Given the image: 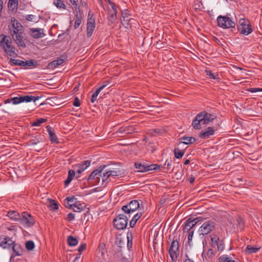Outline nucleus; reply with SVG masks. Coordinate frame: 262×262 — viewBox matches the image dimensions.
Returning a JSON list of instances; mask_svg holds the SVG:
<instances>
[{"instance_id":"obj_32","label":"nucleus","mask_w":262,"mask_h":262,"mask_svg":"<svg viewBox=\"0 0 262 262\" xmlns=\"http://www.w3.org/2000/svg\"><path fill=\"white\" fill-rule=\"evenodd\" d=\"M38 66L37 61L33 59H30L26 61H23L22 67H34L35 68Z\"/></svg>"},{"instance_id":"obj_7","label":"nucleus","mask_w":262,"mask_h":262,"mask_svg":"<svg viewBox=\"0 0 262 262\" xmlns=\"http://www.w3.org/2000/svg\"><path fill=\"white\" fill-rule=\"evenodd\" d=\"M19 223L25 228L33 226L35 222L34 217L29 213L23 212L20 216Z\"/></svg>"},{"instance_id":"obj_27","label":"nucleus","mask_w":262,"mask_h":262,"mask_svg":"<svg viewBox=\"0 0 262 262\" xmlns=\"http://www.w3.org/2000/svg\"><path fill=\"white\" fill-rule=\"evenodd\" d=\"M43 139L41 135H37L34 137V139H31L28 142L29 146H34L37 144L42 142Z\"/></svg>"},{"instance_id":"obj_29","label":"nucleus","mask_w":262,"mask_h":262,"mask_svg":"<svg viewBox=\"0 0 262 262\" xmlns=\"http://www.w3.org/2000/svg\"><path fill=\"white\" fill-rule=\"evenodd\" d=\"M76 174V172L74 170L70 169L68 171V178L66 180L64 181V186L66 187L68 186L70 183L71 182L72 180L73 179L74 177Z\"/></svg>"},{"instance_id":"obj_31","label":"nucleus","mask_w":262,"mask_h":262,"mask_svg":"<svg viewBox=\"0 0 262 262\" xmlns=\"http://www.w3.org/2000/svg\"><path fill=\"white\" fill-rule=\"evenodd\" d=\"M107 171L110 177H122V176L123 174V173L121 170L117 168H114L112 170H107Z\"/></svg>"},{"instance_id":"obj_40","label":"nucleus","mask_w":262,"mask_h":262,"mask_svg":"<svg viewBox=\"0 0 262 262\" xmlns=\"http://www.w3.org/2000/svg\"><path fill=\"white\" fill-rule=\"evenodd\" d=\"M260 249V247H254L251 245H248L246 248V251L249 254L257 252Z\"/></svg>"},{"instance_id":"obj_54","label":"nucleus","mask_w":262,"mask_h":262,"mask_svg":"<svg viewBox=\"0 0 262 262\" xmlns=\"http://www.w3.org/2000/svg\"><path fill=\"white\" fill-rule=\"evenodd\" d=\"M217 247V250L219 251H223L225 248V245L223 240H221L220 242L216 245Z\"/></svg>"},{"instance_id":"obj_10","label":"nucleus","mask_w":262,"mask_h":262,"mask_svg":"<svg viewBox=\"0 0 262 262\" xmlns=\"http://www.w3.org/2000/svg\"><path fill=\"white\" fill-rule=\"evenodd\" d=\"M199 114L200 115L203 125L208 124L216 118L215 114L208 113L206 111H203Z\"/></svg>"},{"instance_id":"obj_23","label":"nucleus","mask_w":262,"mask_h":262,"mask_svg":"<svg viewBox=\"0 0 262 262\" xmlns=\"http://www.w3.org/2000/svg\"><path fill=\"white\" fill-rule=\"evenodd\" d=\"M179 144L178 145V146L182 144H184L186 145H188L190 144H192L194 143L196 141V139L192 137H186L184 136L179 139Z\"/></svg>"},{"instance_id":"obj_56","label":"nucleus","mask_w":262,"mask_h":262,"mask_svg":"<svg viewBox=\"0 0 262 262\" xmlns=\"http://www.w3.org/2000/svg\"><path fill=\"white\" fill-rule=\"evenodd\" d=\"M194 232V231H193V230H192L190 232H188V243L189 245H191V243L192 242V239Z\"/></svg>"},{"instance_id":"obj_41","label":"nucleus","mask_w":262,"mask_h":262,"mask_svg":"<svg viewBox=\"0 0 262 262\" xmlns=\"http://www.w3.org/2000/svg\"><path fill=\"white\" fill-rule=\"evenodd\" d=\"M47 121V119L45 118H39L37 119L35 121L32 123V126H39L43 123L46 122Z\"/></svg>"},{"instance_id":"obj_34","label":"nucleus","mask_w":262,"mask_h":262,"mask_svg":"<svg viewBox=\"0 0 262 262\" xmlns=\"http://www.w3.org/2000/svg\"><path fill=\"white\" fill-rule=\"evenodd\" d=\"M185 149H180L179 147H176L173 150V153L177 159L181 158L185 154Z\"/></svg>"},{"instance_id":"obj_48","label":"nucleus","mask_w":262,"mask_h":262,"mask_svg":"<svg viewBox=\"0 0 262 262\" xmlns=\"http://www.w3.org/2000/svg\"><path fill=\"white\" fill-rule=\"evenodd\" d=\"M71 209L75 212H79L83 210V206L81 204H77V203Z\"/></svg>"},{"instance_id":"obj_6","label":"nucleus","mask_w":262,"mask_h":262,"mask_svg":"<svg viewBox=\"0 0 262 262\" xmlns=\"http://www.w3.org/2000/svg\"><path fill=\"white\" fill-rule=\"evenodd\" d=\"M140 207V203L138 200H132L126 205H123L121 210L125 214L130 215L131 213L136 211Z\"/></svg>"},{"instance_id":"obj_64","label":"nucleus","mask_w":262,"mask_h":262,"mask_svg":"<svg viewBox=\"0 0 262 262\" xmlns=\"http://www.w3.org/2000/svg\"><path fill=\"white\" fill-rule=\"evenodd\" d=\"M207 255L209 257H212L214 255L213 250L212 249H209L207 252Z\"/></svg>"},{"instance_id":"obj_21","label":"nucleus","mask_w":262,"mask_h":262,"mask_svg":"<svg viewBox=\"0 0 262 262\" xmlns=\"http://www.w3.org/2000/svg\"><path fill=\"white\" fill-rule=\"evenodd\" d=\"M11 21L12 27L14 28L13 33H12V34L22 33L23 32V29L21 24L15 18H14L13 20H12Z\"/></svg>"},{"instance_id":"obj_3","label":"nucleus","mask_w":262,"mask_h":262,"mask_svg":"<svg viewBox=\"0 0 262 262\" xmlns=\"http://www.w3.org/2000/svg\"><path fill=\"white\" fill-rule=\"evenodd\" d=\"M217 226L216 223L213 220L205 221L199 228L198 232L200 235H206L214 231Z\"/></svg>"},{"instance_id":"obj_4","label":"nucleus","mask_w":262,"mask_h":262,"mask_svg":"<svg viewBox=\"0 0 262 262\" xmlns=\"http://www.w3.org/2000/svg\"><path fill=\"white\" fill-rule=\"evenodd\" d=\"M237 30L241 34L245 36L251 34L253 32V29L249 20L246 18L239 19Z\"/></svg>"},{"instance_id":"obj_61","label":"nucleus","mask_w":262,"mask_h":262,"mask_svg":"<svg viewBox=\"0 0 262 262\" xmlns=\"http://www.w3.org/2000/svg\"><path fill=\"white\" fill-rule=\"evenodd\" d=\"M82 19H75L74 28L75 29H77L81 23Z\"/></svg>"},{"instance_id":"obj_22","label":"nucleus","mask_w":262,"mask_h":262,"mask_svg":"<svg viewBox=\"0 0 262 262\" xmlns=\"http://www.w3.org/2000/svg\"><path fill=\"white\" fill-rule=\"evenodd\" d=\"M47 132L49 135V139L52 143H58V138L54 133V130L51 126L48 125L46 127Z\"/></svg>"},{"instance_id":"obj_12","label":"nucleus","mask_w":262,"mask_h":262,"mask_svg":"<svg viewBox=\"0 0 262 262\" xmlns=\"http://www.w3.org/2000/svg\"><path fill=\"white\" fill-rule=\"evenodd\" d=\"M179 248V242L177 239L173 240L170 246L168 251L170 258L172 260H174V258H177L178 256Z\"/></svg>"},{"instance_id":"obj_18","label":"nucleus","mask_w":262,"mask_h":262,"mask_svg":"<svg viewBox=\"0 0 262 262\" xmlns=\"http://www.w3.org/2000/svg\"><path fill=\"white\" fill-rule=\"evenodd\" d=\"M67 57L64 55L60 56V57L58 59L54 60L50 62L48 66L49 68L55 69L58 66L61 65L66 60Z\"/></svg>"},{"instance_id":"obj_53","label":"nucleus","mask_w":262,"mask_h":262,"mask_svg":"<svg viewBox=\"0 0 262 262\" xmlns=\"http://www.w3.org/2000/svg\"><path fill=\"white\" fill-rule=\"evenodd\" d=\"M130 238L129 236L128 233L127 234V247L128 250H130V249L132 247V233H130Z\"/></svg>"},{"instance_id":"obj_62","label":"nucleus","mask_w":262,"mask_h":262,"mask_svg":"<svg viewBox=\"0 0 262 262\" xmlns=\"http://www.w3.org/2000/svg\"><path fill=\"white\" fill-rule=\"evenodd\" d=\"M80 100L77 97H76L74 98V100L73 102V105L76 107H78L80 106Z\"/></svg>"},{"instance_id":"obj_37","label":"nucleus","mask_w":262,"mask_h":262,"mask_svg":"<svg viewBox=\"0 0 262 262\" xmlns=\"http://www.w3.org/2000/svg\"><path fill=\"white\" fill-rule=\"evenodd\" d=\"M117 13L116 12H114L110 10L108 12V16L107 17L108 21L111 24H113L115 23V20L117 18Z\"/></svg>"},{"instance_id":"obj_15","label":"nucleus","mask_w":262,"mask_h":262,"mask_svg":"<svg viewBox=\"0 0 262 262\" xmlns=\"http://www.w3.org/2000/svg\"><path fill=\"white\" fill-rule=\"evenodd\" d=\"M215 131L213 127H208L203 129L199 134V137L201 139H207L214 135Z\"/></svg>"},{"instance_id":"obj_16","label":"nucleus","mask_w":262,"mask_h":262,"mask_svg":"<svg viewBox=\"0 0 262 262\" xmlns=\"http://www.w3.org/2000/svg\"><path fill=\"white\" fill-rule=\"evenodd\" d=\"M13 241L9 237L5 235L0 236V247L4 249H11Z\"/></svg>"},{"instance_id":"obj_11","label":"nucleus","mask_w":262,"mask_h":262,"mask_svg":"<svg viewBox=\"0 0 262 262\" xmlns=\"http://www.w3.org/2000/svg\"><path fill=\"white\" fill-rule=\"evenodd\" d=\"M107 166L105 165H102L100 166L96 170H94L89 176L88 178V181L94 180L95 179H98V181L99 182L100 180V177H101V173L104 171V169L106 168Z\"/></svg>"},{"instance_id":"obj_45","label":"nucleus","mask_w":262,"mask_h":262,"mask_svg":"<svg viewBox=\"0 0 262 262\" xmlns=\"http://www.w3.org/2000/svg\"><path fill=\"white\" fill-rule=\"evenodd\" d=\"M101 92L100 90L98 88L96 90L95 92H94L91 96V101L92 103H94L97 99V98Z\"/></svg>"},{"instance_id":"obj_55","label":"nucleus","mask_w":262,"mask_h":262,"mask_svg":"<svg viewBox=\"0 0 262 262\" xmlns=\"http://www.w3.org/2000/svg\"><path fill=\"white\" fill-rule=\"evenodd\" d=\"M171 164H172V161L171 160H166V161H165V162L164 164V166H166V167H165V168L167 170H170L171 169Z\"/></svg>"},{"instance_id":"obj_19","label":"nucleus","mask_w":262,"mask_h":262,"mask_svg":"<svg viewBox=\"0 0 262 262\" xmlns=\"http://www.w3.org/2000/svg\"><path fill=\"white\" fill-rule=\"evenodd\" d=\"M30 35L34 38H41L45 36L43 30L39 28H31L29 30Z\"/></svg>"},{"instance_id":"obj_43","label":"nucleus","mask_w":262,"mask_h":262,"mask_svg":"<svg viewBox=\"0 0 262 262\" xmlns=\"http://www.w3.org/2000/svg\"><path fill=\"white\" fill-rule=\"evenodd\" d=\"M237 226L240 230H243L245 227L244 223L241 217H238L237 219Z\"/></svg>"},{"instance_id":"obj_30","label":"nucleus","mask_w":262,"mask_h":262,"mask_svg":"<svg viewBox=\"0 0 262 262\" xmlns=\"http://www.w3.org/2000/svg\"><path fill=\"white\" fill-rule=\"evenodd\" d=\"M41 96H35L32 95H25L22 96V100L23 102H30L31 101H33L35 102L36 100H38L39 98H40Z\"/></svg>"},{"instance_id":"obj_58","label":"nucleus","mask_w":262,"mask_h":262,"mask_svg":"<svg viewBox=\"0 0 262 262\" xmlns=\"http://www.w3.org/2000/svg\"><path fill=\"white\" fill-rule=\"evenodd\" d=\"M229 257L226 255H223L219 257L220 262H227L229 259Z\"/></svg>"},{"instance_id":"obj_17","label":"nucleus","mask_w":262,"mask_h":262,"mask_svg":"<svg viewBox=\"0 0 262 262\" xmlns=\"http://www.w3.org/2000/svg\"><path fill=\"white\" fill-rule=\"evenodd\" d=\"M13 251V254L11 256V258H14L16 256H20L23 254L24 250L21 245L19 244H16L13 241V244L11 248Z\"/></svg>"},{"instance_id":"obj_14","label":"nucleus","mask_w":262,"mask_h":262,"mask_svg":"<svg viewBox=\"0 0 262 262\" xmlns=\"http://www.w3.org/2000/svg\"><path fill=\"white\" fill-rule=\"evenodd\" d=\"M91 161L86 160L82 161L81 163L76 164L75 165V167H77L78 169L76 170L77 178H79V174L85 170L88 167H89L91 165Z\"/></svg>"},{"instance_id":"obj_57","label":"nucleus","mask_w":262,"mask_h":262,"mask_svg":"<svg viewBox=\"0 0 262 262\" xmlns=\"http://www.w3.org/2000/svg\"><path fill=\"white\" fill-rule=\"evenodd\" d=\"M25 18L28 21H35L36 16L32 14H28L25 16Z\"/></svg>"},{"instance_id":"obj_63","label":"nucleus","mask_w":262,"mask_h":262,"mask_svg":"<svg viewBox=\"0 0 262 262\" xmlns=\"http://www.w3.org/2000/svg\"><path fill=\"white\" fill-rule=\"evenodd\" d=\"M110 83L108 81H105L103 82L102 84L98 88L101 91L104 88H105Z\"/></svg>"},{"instance_id":"obj_25","label":"nucleus","mask_w":262,"mask_h":262,"mask_svg":"<svg viewBox=\"0 0 262 262\" xmlns=\"http://www.w3.org/2000/svg\"><path fill=\"white\" fill-rule=\"evenodd\" d=\"M201 123H202V121L200 117V115L198 114L193 119L191 125L195 129H200L202 127Z\"/></svg>"},{"instance_id":"obj_1","label":"nucleus","mask_w":262,"mask_h":262,"mask_svg":"<svg viewBox=\"0 0 262 262\" xmlns=\"http://www.w3.org/2000/svg\"><path fill=\"white\" fill-rule=\"evenodd\" d=\"M0 47L4 51L5 53L9 56L13 55L17 56L15 48L12 45V41L10 36L1 34L0 35Z\"/></svg>"},{"instance_id":"obj_36","label":"nucleus","mask_w":262,"mask_h":262,"mask_svg":"<svg viewBox=\"0 0 262 262\" xmlns=\"http://www.w3.org/2000/svg\"><path fill=\"white\" fill-rule=\"evenodd\" d=\"M53 5L59 10L66 9V6L62 0H53Z\"/></svg>"},{"instance_id":"obj_20","label":"nucleus","mask_w":262,"mask_h":262,"mask_svg":"<svg viewBox=\"0 0 262 262\" xmlns=\"http://www.w3.org/2000/svg\"><path fill=\"white\" fill-rule=\"evenodd\" d=\"M22 33H18L16 34H11L13 39L18 47L25 48L26 45L23 39Z\"/></svg>"},{"instance_id":"obj_60","label":"nucleus","mask_w":262,"mask_h":262,"mask_svg":"<svg viewBox=\"0 0 262 262\" xmlns=\"http://www.w3.org/2000/svg\"><path fill=\"white\" fill-rule=\"evenodd\" d=\"M74 218H75L74 214H73L72 213H69V214H68L66 219L68 221L71 222V221H72L74 219Z\"/></svg>"},{"instance_id":"obj_13","label":"nucleus","mask_w":262,"mask_h":262,"mask_svg":"<svg viewBox=\"0 0 262 262\" xmlns=\"http://www.w3.org/2000/svg\"><path fill=\"white\" fill-rule=\"evenodd\" d=\"M130 14L129 11L125 9L121 11V23L125 28H128L129 25V21L133 20L130 18Z\"/></svg>"},{"instance_id":"obj_33","label":"nucleus","mask_w":262,"mask_h":262,"mask_svg":"<svg viewBox=\"0 0 262 262\" xmlns=\"http://www.w3.org/2000/svg\"><path fill=\"white\" fill-rule=\"evenodd\" d=\"M18 0H9L8 3V7L10 10H16L18 8Z\"/></svg>"},{"instance_id":"obj_49","label":"nucleus","mask_w":262,"mask_h":262,"mask_svg":"<svg viewBox=\"0 0 262 262\" xmlns=\"http://www.w3.org/2000/svg\"><path fill=\"white\" fill-rule=\"evenodd\" d=\"M102 177V185H104V183L107 181L108 178L110 177V174L107 171V170H105V172H103V175L101 174Z\"/></svg>"},{"instance_id":"obj_28","label":"nucleus","mask_w":262,"mask_h":262,"mask_svg":"<svg viewBox=\"0 0 262 262\" xmlns=\"http://www.w3.org/2000/svg\"><path fill=\"white\" fill-rule=\"evenodd\" d=\"M7 215L11 219L15 221H19L20 215L16 211L10 210L8 212Z\"/></svg>"},{"instance_id":"obj_38","label":"nucleus","mask_w":262,"mask_h":262,"mask_svg":"<svg viewBox=\"0 0 262 262\" xmlns=\"http://www.w3.org/2000/svg\"><path fill=\"white\" fill-rule=\"evenodd\" d=\"M210 236L211 241V246L212 247H215L221 240H220L219 236L215 234H212Z\"/></svg>"},{"instance_id":"obj_52","label":"nucleus","mask_w":262,"mask_h":262,"mask_svg":"<svg viewBox=\"0 0 262 262\" xmlns=\"http://www.w3.org/2000/svg\"><path fill=\"white\" fill-rule=\"evenodd\" d=\"M161 166L160 165L158 164H150L148 165V169L149 171L152 170H157L160 169Z\"/></svg>"},{"instance_id":"obj_47","label":"nucleus","mask_w":262,"mask_h":262,"mask_svg":"<svg viewBox=\"0 0 262 262\" xmlns=\"http://www.w3.org/2000/svg\"><path fill=\"white\" fill-rule=\"evenodd\" d=\"M49 207L50 208L51 210H56L58 208V205L54 200H51Z\"/></svg>"},{"instance_id":"obj_24","label":"nucleus","mask_w":262,"mask_h":262,"mask_svg":"<svg viewBox=\"0 0 262 262\" xmlns=\"http://www.w3.org/2000/svg\"><path fill=\"white\" fill-rule=\"evenodd\" d=\"M148 165L145 163H141L140 162H135L134 166L136 169H138L137 172H145L149 171Z\"/></svg>"},{"instance_id":"obj_2","label":"nucleus","mask_w":262,"mask_h":262,"mask_svg":"<svg viewBox=\"0 0 262 262\" xmlns=\"http://www.w3.org/2000/svg\"><path fill=\"white\" fill-rule=\"evenodd\" d=\"M217 26L225 29L235 28V23L233 18L228 14L226 15H219L216 18Z\"/></svg>"},{"instance_id":"obj_46","label":"nucleus","mask_w":262,"mask_h":262,"mask_svg":"<svg viewBox=\"0 0 262 262\" xmlns=\"http://www.w3.org/2000/svg\"><path fill=\"white\" fill-rule=\"evenodd\" d=\"M11 100H12L13 104H14V105L18 104L23 102L22 96L14 97L11 98Z\"/></svg>"},{"instance_id":"obj_35","label":"nucleus","mask_w":262,"mask_h":262,"mask_svg":"<svg viewBox=\"0 0 262 262\" xmlns=\"http://www.w3.org/2000/svg\"><path fill=\"white\" fill-rule=\"evenodd\" d=\"M142 215V212H138L134 215L129 223V226L130 228L134 227L137 221L141 217Z\"/></svg>"},{"instance_id":"obj_59","label":"nucleus","mask_w":262,"mask_h":262,"mask_svg":"<svg viewBox=\"0 0 262 262\" xmlns=\"http://www.w3.org/2000/svg\"><path fill=\"white\" fill-rule=\"evenodd\" d=\"M86 244L83 243L81 244L78 249V251L81 254V252H83L86 249Z\"/></svg>"},{"instance_id":"obj_9","label":"nucleus","mask_w":262,"mask_h":262,"mask_svg":"<svg viewBox=\"0 0 262 262\" xmlns=\"http://www.w3.org/2000/svg\"><path fill=\"white\" fill-rule=\"evenodd\" d=\"M95 28V20L93 14L90 12L88 15V22L86 24V36L88 38L92 36Z\"/></svg>"},{"instance_id":"obj_26","label":"nucleus","mask_w":262,"mask_h":262,"mask_svg":"<svg viewBox=\"0 0 262 262\" xmlns=\"http://www.w3.org/2000/svg\"><path fill=\"white\" fill-rule=\"evenodd\" d=\"M65 201H67V202H65L66 207L70 209L73 208V207L77 203V199L73 196L72 197L69 196L66 198Z\"/></svg>"},{"instance_id":"obj_39","label":"nucleus","mask_w":262,"mask_h":262,"mask_svg":"<svg viewBox=\"0 0 262 262\" xmlns=\"http://www.w3.org/2000/svg\"><path fill=\"white\" fill-rule=\"evenodd\" d=\"M67 242L70 246H75L78 243V239L71 235L68 237Z\"/></svg>"},{"instance_id":"obj_42","label":"nucleus","mask_w":262,"mask_h":262,"mask_svg":"<svg viewBox=\"0 0 262 262\" xmlns=\"http://www.w3.org/2000/svg\"><path fill=\"white\" fill-rule=\"evenodd\" d=\"M26 248L28 251H31L34 249L35 247L34 243L32 241H29L26 243Z\"/></svg>"},{"instance_id":"obj_5","label":"nucleus","mask_w":262,"mask_h":262,"mask_svg":"<svg viewBox=\"0 0 262 262\" xmlns=\"http://www.w3.org/2000/svg\"><path fill=\"white\" fill-rule=\"evenodd\" d=\"M130 215L124 213L119 214L116 218L113 220L114 227L118 230H123L126 228L128 220Z\"/></svg>"},{"instance_id":"obj_51","label":"nucleus","mask_w":262,"mask_h":262,"mask_svg":"<svg viewBox=\"0 0 262 262\" xmlns=\"http://www.w3.org/2000/svg\"><path fill=\"white\" fill-rule=\"evenodd\" d=\"M10 62L12 63L14 66H19L22 67L23 60L10 58Z\"/></svg>"},{"instance_id":"obj_8","label":"nucleus","mask_w":262,"mask_h":262,"mask_svg":"<svg viewBox=\"0 0 262 262\" xmlns=\"http://www.w3.org/2000/svg\"><path fill=\"white\" fill-rule=\"evenodd\" d=\"M204 219L202 217H198L193 220H191V218L188 219L185 222V225L183 228V231L184 232H190L192 230L194 231L195 229L194 228V226L196 224L200 222L203 221Z\"/></svg>"},{"instance_id":"obj_50","label":"nucleus","mask_w":262,"mask_h":262,"mask_svg":"<svg viewBox=\"0 0 262 262\" xmlns=\"http://www.w3.org/2000/svg\"><path fill=\"white\" fill-rule=\"evenodd\" d=\"M115 245L119 248L118 251H119L124 245V242L121 238H117L115 242Z\"/></svg>"},{"instance_id":"obj_44","label":"nucleus","mask_w":262,"mask_h":262,"mask_svg":"<svg viewBox=\"0 0 262 262\" xmlns=\"http://www.w3.org/2000/svg\"><path fill=\"white\" fill-rule=\"evenodd\" d=\"M107 3L108 5L111 6L112 8V11L116 13H118V6L116 5L114 3H113L111 0H107Z\"/></svg>"}]
</instances>
